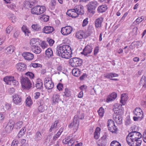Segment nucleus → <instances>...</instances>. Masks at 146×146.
<instances>
[{
    "instance_id": "obj_1",
    "label": "nucleus",
    "mask_w": 146,
    "mask_h": 146,
    "mask_svg": "<svg viewBox=\"0 0 146 146\" xmlns=\"http://www.w3.org/2000/svg\"><path fill=\"white\" fill-rule=\"evenodd\" d=\"M142 135L138 131H133L129 133L126 137V141L130 146H139L142 141Z\"/></svg>"
},
{
    "instance_id": "obj_2",
    "label": "nucleus",
    "mask_w": 146,
    "mask_h": 146,
    "mask_svg": "<svg viewBox=\"0 0 146 146\" xmlns=\"http://www.w3.org/2000/svg\"><path fill=\"white\" fill-rule=\"evenodd\" d=\"M72 50L70 46H57L56 53L57 55L65 59H69L71 57Z\"/></svg>"
},
{
    "instance_id": "obj_3",
    "label": "nucleus",
    "mask_w": 146,
    "mask_h": 146,
    "mask_svg": "<svg viewBox=\"0 0 146 146\" xmlns=\"http://www.w3.org/2000/svg\"><path fill=\"white\" fill-rule=\"evenodd\" d=\"M84 13L83 7L80 5L76 6L74 9L69 10L66 12V14L73 18L77 17L79 15H82Z\"/></svg>"
},
{
    "instance_id": "obj_4",
    "label": "nucleus",
    "mask_w": 146,
    "mask_h": 146,
    "mask_svg": "<svg viewBox=\"0 0 146 146\" xmlns=\"http://www.w3.org/2000/svg\"><path fill=\"white\" fill-rule=\"evenodd\" d=\"M84 115L83 113H81L80 115L78 117L77 115H75L74 117L73 122L71 123L69 126V128H72L74 127L77 130L78 128L79 123L78 119L82 120L84 119Z\"/></svg>"
},
{
    "instance_id": "obj_5",
    "label": "nucleus",
    "mask_w": 146,
    "mask_h": 146,
    "mask_svg": "<svg viewBox=\"0 0 146 146\" xmlns=\"http://www.w3.org/2000/svg\"><path fill=\"white\" fill-rule=\"evenodd\" d=\"M46 7L44 6H37L32 8L31 10L32 14L40 15L43 13L46 10Z\"/></svg>"
},
{
    "instance_id": "obj_6",
    "label": "nucleus",
    "mask_w": 146,
    "mask_h": 146,
    "mask_svg": "<svg viewBox=\"0 0 146 146\" xmlns=\"http://www.w3.org/2000/svg\"><path fill=\"white\" fill-rule=\"evenodd\" d=\"M20 80L22 88L29 90L32 87L31 81L28 78L26 77H22Z\"/></svg>"
},
{
    "instance_id": "obj_7",
    "label": "nucleus",
    "mask_w": 146,
    "mask_h": 146,
    "mask_svg": "<svg viewBox=\"0 0 146 146\" xmlns=\"http://www.w3.org/2000/svg\"><path fill=\"white\" fill-rule=\"evenodd\" d=\"M69 61L71 65L73 67L80 66L82 62L81 59L76 57L71 58Z\"/></svg>"
},
{
    "instance_id": "obj_8",
    "label": "nucleus",
    "mask_w": 146,
    "mask_h": 146,
    "mask_svg": "<svg viewBox=\"0 0 146 146\" xmlns=\"http://www.w3.org/2000/svg\"><path fill=\"white\" fill-rule=\"evenodd\" d=\"M44 84L46 88L47 89H51L54 86V83L52 81L51 79L48 77L45 78Z\"/></svg>"
},
{
    "instance_id": "obj_9",
    "label": "nucleus",
    "mask_w": 146,
    "mask_h": 146,
    "mask_svg": "<svg viewBox=\"0 0 146 146\" xmlns=\"http://www.w3.org/2000/svg\"><path fill=\"white\" fill-rule=\"evenodd\" d=\"M72 29H73L71 26H66L61 28V33L64 35H67L71 33Z\"/></svg>"
},
{
    "instance_id": "obj_10",
    "label": "nucleus",
    "mask_w": 146,
    "mask_h": 146,
    "mask_svg": "<svg viewBox=\"0 0 146 146\" xmlns=\"http://www.w3.org/2000/svg\"><path fill=\"white\" fill-rule=\"evenodd\" d=\"M98 5V3L96 1H94L90 2L88 6V10L90 13L94 14L95 12L96 7Z\"/></svg>"
},
{
    "instance_id": "obj_11",
    "label": "nucleus",
    "mask_w": 146,
    "mask_h": 146,
    "mask_svg": "<svg viewBox=\"0 0 146 146\" xmlns=\"http://www.w3.org/2000/svg\"><path fill=\"white\" fill-rule=\"evenodd\" d=\"M118 106L117 105L115 104L113 107V110L115 114L116 115H119L121 116L124 113V110L123 108L120 109L117 107Z\"/></svg>"
},
{
    "instance_id": "obj_12",
    "label": "nucleus",
    "mask_w": 146,
    "mask_h": 146,
    "mask_svg": "<svg viewBox=\"0 0 146 146\" xmlns=\"http://www.w3.org/2000/svg\"><path fill=\"white\" fill-rule=\"evenodd\" d=\"M74 140L73 138H70V136L66 137L62 140V143L64 144H70V146L74 145Z\"/></svg>"
},
{
    "instance_id": "obj_13",
    "label": "nucleus",
    "mask_w": 146,
    "mask_h": 146,
    "mask_svg": "<svg viewBox=\"0 0 146 146\" xmlns=\"http://www.w3.org/2000/svg\"><path fill=\"white\" fill-rule=\"evenodd\" d=\"M12 97L13 102L14 104H18L21 102V98L20 95L16 94L13 95Z\"/></svg>"
},
{
    "instance_id": "obj_14",
    "label": "nucleus",
    "mask_w": 146,
    "mask_h": 146,
    "mask_svg": "<svg viewBox=\"0 0 146 146\" xmlns=\"http://www.w3.org/2000/svg\"><path fill=\"white\" fill-rule=\"evenodd\" d=\"M22 56L25 59L28 60H32L34 58L33 54L30 52H24L22 54Z\"/></svg>"
},
{
    "instance_id": "obj_15",
    "label": "nucleus",
    "mask_w": 146,
    "mask_h": 146,
    "mask_svg": "<svg viewBox=\"0 0 146 146\" xmlns=\"http://www.w3.org/2000/svg\"><path fill=\"white\" fill-rule=\"evenodd\" d=\"M14 122L13 121H9L5 127V129L7 132H10L13 129L14 126Z\"/></svg>"
},
{
    "instance_id": "obj_16",
    "label": "nucleus",
    "mask_w": 146,
    "mask_h": 146,
    "mask_svg": "<svg viewBox=\"0 0 146 146\" xmlns=\"http://www.w3.org/2000/svg\"><path fill=\"white\" fill-rule=\"evenodd\" d=\"M16 67L19 71L23 72L26 69V66L24 63H19L16 65Z\"/></svg>"
},
{
    "instance_id": "obj_17",
    "label": "nucleus",
    "mask_w": 146,
    "mask_h": 146,
    "mask_svg": "<svg viewBox=\"0 0 146 146\" xmlns=\"http://www.w3.org/2000/svg\"><path fill=\"white\" fill-rule=\"evenodd\" d=\"M92 49L91 46H85L81 53L85 56H87L88 54H90L92 52Z\"/></svg>"
},
{
    "instance_id": "obj_18",
    "label": "nucleus",
    "mask_w": 146,
    "mask_h": 146,
    "mask_svg": "<svg viewBox=\"0 0 146 146\" xmlns=\"http://www.w3.org/2000/svg\"><path fill=\"white\" fill-rule=\"evenodd\" d=\"M54 31L52 27L50 26H46L43 29V32L46 34H49L52 33Z\"/></svg>"
},
{
    "instance_id": "obj_19",
    "label": "nucleus",
    "mask_w": 146,
    "mask_h": 146,
    "mask_svg": "<svg viewBox=\"0 0 146 146\" xmlns=\"http://www.w3.org/2000/svg\"><path fill=\"white\" fill-rule=\"evenodd\" d=\"M117 97V94L115 92H113L108 96L106 100V102H109L114 100Z\"/></svg>"
},
{
    "instance_id": "obj_20",
    "label": "nucleus",
    "mask_w": 146,
    "mask_h": 146,
    "mask_svg": "<svg viewBox=\"0 0 146 146\" xmlns=\"http://www.w3.org/2000/svg\"><path fill=\"white\" fill-rule=\"evenodd\" d=\"M118 76V74L114 73H108L104 75V76L105 77L110 78L111 80L115 81H117L118 80L116 78L111 79V78L114 77H117Z\"/></svg>"
},
{
    "instance_id": "obj_21",
    "label": "nucleus",
    "mask_w": 146,
    "mask_h": 146,
    "mask_svg": "<svg viewBox=\"0 0 146 146\" xmlns=\"http://www.w3.org/2000/svg\"><path fill=\"white\" fill-rule=\"evenodd\" d=\"M34 139L36 141H40L42 138V135L39 131H37L34 136Z\"/></svg>"
},
{
    "instance_id": "obj_22",
    "label": "nucleus",
    "mask_w": 146,
    "mask_h": 146,
    "mask_svg": "<svg viewBox=\"0 0 146 146\" xmlns=\"http://www.w3.org/2000/svg\"><path fill=\"white\" fill-rule=\"evenodd\" d=\"M113 118L117 123L120 124L122 123V118L121 115H113Z\"/></svg>"
},
{
    "instance_id": "obj_23",
    "label": "nucleus",
    "mask_w": 146,
    "mask_h": 146,
    "mask_svg": "<svg viewBox=\"0 0 146 146\" xmlns=\"http://www.w3.org/2000/svg\"><path fill=\"white\" fill-rule=\"evenodd\" d=\"M14 79V77L11 76H7L4 78L3 81L7 84L11 85V81Z\"/></svg>"
},
{
    "instance_id": "obj_24",
    "label": "nucleus",
    "mask_w": 146,
    "mask_h": 146,
    "mask_svg": "<svg viewBox=\"0 0 146 146\" xmlns=\"http://www.w3.org/2000/svg\"><path fill=\"white\" fill-rule=\"evenodd\" d=\"M133 113L136 116H140L143 117V113L140 108H137L134 111Z\"/></svg>"
},
{
    "instance_id": "obj_25",
    "label": "nucleus",
    "mask_w": 146,
    "mask_h": 146,
    "mask_svg": "<svg viewBox=\"0 0 146 146\" xmlns=\"http://www.w3.org/2000/svg\"><path fill=\"white\" fill-rule=\"evenodd\" d=\"M76 36L77 38L80 39L86 38L85 33L82 31H80L77 32L76 33Z\"/></svg>"
},
{
    "instance_id": "obj_26",
    "label": "nucleus",
    "mask_w": 146,
    "mask_h": 146,
    "mask_svg": "<svg viewBox=\"0 0 146 146\" xmlns=\"http://www.w3.org/2000/svg\"><path fill=\"white\" fill-rule=\"evenodd\" d=\"M127 100V96L125 94H123L121 95L120 102L123 105H124Z\"/></svg>"
},
{
    "instance_id": "obj_27",
    "label": "nucleus",
    "mask_w": 146,
    "mask_h": 146,
    "mask_svg": "<svg viewBox=\"0 0 146 146\" xmlns=\"http://www.w3.org/2000/svg\"><path fill=\"white\" fill-rule=\"evenodd\" d=\"M100 128L99 127H97L95 130V131L94 133V137L96 139H98L100 136Z\"/></svg>"
},
{
    "instance_id": "obj_28",
    "label": "nucleus",
    "mask_w": 146,
    "mask_h": 146,
    "mask_svg": "<svg viewBox=\"0 0 146 146\" xmlns=\"http://www.w3.org/2000/svg\"><path fill=\"white\" fill-rule=\"evenodd\" d=\"M72 73L75 76L78 77L80 74L81 71L78 68H74L72 70Z\"/></svg>"
},
{
    "instance_id": "obj_29",
    "label": "nucleus",
    "mask_w": 146,
    "mask_h": 146,
    "mask_svg": "<svg viewBox=\"0 0 146 146\" xmlns=\"http://www.w3.org/2000/svg\"><path fill=\"white\" fill-rule=\"evenodd\" d=\"M36 87L38 89H41L43 88V84L42 81L40 79H38L35 84Z\"/></svg>"
},
{
    "instance_id": "obj_30",
    "label": "nucleus",
    "mask_w": 146,
    "mask_h": 146,
    "mask_svg": "<svg viewBox=\"0 0 146 146\" xmlns=\"http://www.w3.org/2000/svg\"><path fill=\"white\" fill-rule=\"evenodd\" d=\"M47 109V106L46 105H40L38 106V111L40 113L44 112L45 110Z\"/></svg>"
},
{
    "instance_id": "obj_31",
    "label": "nucleus",
    "mask_w": 146,
    "mask_h": 146,
    "mask_svg": "<svg viewBox=\"0 0 146 146\" xmlns=\"http://www.w3.org/2000/svg\"><path fill=\"white\" fill-rule=\"evenodd\" d=\"M59 96L57 94L53 95L52 98L53 103L54 104L58 103L59 101Z\"/></svg>"
},
{
    "instance_id": "obj_32",
    "label": "nucleus",
    "mask_w": 146,
    "mask_h": 146,
    "mask_svg": "<svg viewBox=\"0 0 146 146\" xmlns=\"http://www.w3.org/2000/svg\"><path fill=\"white\" fill-rule=\"evenodd\" d=\"M39 18L42 21L47 22L48 20L49 17L44 15H43L40 16L39 17Z\"/></svg>"
},
{
    "instance_id": "obj_33",
    "label": "nucleus",
    "mask_w": 146,
    "mask_h": 146,
    "mask_svg": "<svg viewBox=\"0 0 146 146\" xmlns=\"http://www.w3.org/2000/svg\"><path fill=\"white\" fill-rule=\"evenodd\" d=\"M45 54L48 58L50 57L53 55L52 51L50 48H48L46 50Z\"/></svg>"
},
{
    "instance_id": "obj_34",
    "label": "nucleus",
    "mask_w": 146,
    "mask_h": 146,
    "mask_svg": "<svg viewBox=\"0 0 146 146\" xmlns=\"http://www.w3.org/2000/svg\"><path fill=\"white\" fill-rule=\"evenodd\" d=\"M12 46H8L5 50V52L7 54H11L14 51Z\"/></svg>"
},
{
    "instance_id": "obj_35",
    "label": "nucleus",
    "mask_w": 146,
    "mask_h": 146,
    "mask_svg": "<svg viewBox=\"0 0 146 146\" xmlns=\"http://www.w3.org/2000/svg\"><path fill=\"white\" fill-rule=\"evenodd\" d=\"M140 84H142L143 87L146 88V82H145V76H143L142 77L140 82Z\"/></svg>"
},
{
    "instance_id": "obj_36",
    "label": "nucleus",
    "mask_w": 146,
    "mask_h": 146,
    "mask_svg": "<svg viewBox=\"0 0 146 146\" xmlns=\"http://www.w3.org/2000/svg\"><path fill=\"white\" fill-rule=\"evenodd\" d=\"M33 46L34 47L33 48V50L34 53L36 54H38L41 52V49L38 46Z\"/></svg>"
},
{
    "instance_id": "obj_37",
    "label": "nucleus",
    "mask_w": 146,
    "mask_h": 146,
    "mask_svg": "<svg viewBox=\"0 0 146 146\" xmlns=\"http://www.w3.org/2000/svg\"><path fill=\"white\" fill-rule=\"evenodd\" d=\"M59 122V120H56L52 124L51 126V127L49 129V131L50 132L52 131L53 129L54 128H56L57 124Z\"/></svg>"
},
{
    "instance_id": "obj_38",
    "label": "nucleus",
    "mask_w": 146,
    "mask_h": 146,
    "mask_svg": "<svg viewBox=\"0 0 146 146\" xmlns=\"http://www.w3.org/2000/svg\"><path fill=\"white\" fill-rule=\"evenodd\" d=\"M26 129L25 127H23L19 131L18 134V136L19 138L21 137L25 133L26 131Z\"/></svg>"
},
{
    "instance_id": "obj_39",
    "label": "nucleus",
    "mask_w": 146,
    "mask_h": 146,
    "mask_svg": "<svg viewBox=\"0 0 146 146\" xmlns=\"http://www.w3.org/2000/svg\"><path fill=\"white\" fill-rule=\"evenodd\" d=\"M22 31L25 33V35L29 36L28 34L30 33V32L26 28V27L23 25L21 28Z\"/></svg>"
},
{
    "instance_id": "obj_40",
    "label": "nucleus",
    "mask_w": 146,
    "mask_h": 146,
    "mask_svg": "<svg viewBox=\"0 0 146 146\" xmlns=\"http://www.w3.org/2000/svg\"><path fill=\"white\" fill-rule=\"evenodd\" d=\"M31 27L34 30L36 31H39L41 29V27L38 25H33L31 26Z\"/></svg>"
},
{
    "instance_id": "obj_41",
    "label": "nucleus",
    "mask_w": 146,
    "mask_h": 146,
    "mask_svg": "<svg viewBox=\"0 0 146 146\" xmlns=\"http://www.w3.org/2000/svg\"><path fill=\"white\" fill-rule=\"evenodd\" d=\"M32 103H33L31 101L30 97L29 96L28 97L26 101V104L27 105L28 107H30L31 106Z\"/></svg>"
},
{
    "instance_id": "obj_42",
    "label": "nucleus",
    "mask_w": 146,
    "mask_h": 146,
    "mask_svg": "<svg viewBox=\"0 0 146 146\" xmlns=\"http://www.w3.org/2000/svg\"><path fill=\"white\" fill-rule=\"evenodd\" d=\"M56 5V0H51L49 4V5L52 9H54L55 8Z\"/></svg>"
},
{
    "instance_id": "obj_43",
    "label": "nucleus",
    "mask_w": 146,
    "mask_h": 146,
    "mask_svg": "<svg viewBox=\"0 0 146 146\" xmlns=\"http://www.w3.org/2000/svg\"><path fill=\"white\" fill-rule=\"evenodd\" d=\"M115 123L114 121L112 119H109L108 122L107 126L108 128L110 127H112L115 126Z\"/></svg>"
},
{
    "instance_id": "obj_44",
    "label": "nucleus",
    "mask_w": 146,
    "mask_h": 146,
    "mask_svg": "<svg viewBox=\"0 0 146 146\" xmlns=\"http://www.w3.org/2000/svg\"><path fill=\"white\" fill-rule=\"evenodd\" d=\"M64 94L63 96H65L66 97H69L70 96V91L68 89L65 88Z\"/></svg>"
},
{
    "instance_id": "obj_45",
    "label": "nucleus",
    "mask_w": 146,
    "mask_h": 146,
    "mask_svg": "<svg viewBox=\"0 0 146 146\" xmlns=\"http://www.w3.org/2000/svg\"><path fill=\"white\" fill-rule=\"evenodd\" d=\"M95 25L96 28L100 27V19L99 18L96 19L95 21Z\"/></svg>"
},
{
    "instance_id": "obj_46",
    "label": "nucleus",
    "mask_w": 146,
    "mask_h": 146,
    "mask_svg": "<svg viewBox=\"0 0 146 146\" xmlns=\"http://www.w3.org/2000/svg\"><path fill=\"white\" fill-rule=\"evenodd\" d=\"M36 44V45H35L34 46H37L38 44H39V42L37 41V39L35 38H33L31 39L30 41V44L31 45H33L35 44Z\"/></svg>"
},
{
    "instance_id": "obj_47",
    "label": "nucleus",
    "mask_w": 146,
    "mask_h": 146,
    "mask_svg": "<svg viewBox=\"0 0 146 146\" xmlns=\"http://www.w3.org/2000/svg\"><path fill=\"white\" fill-rule=\"evenodd\" d=\"M108 130L113 133H116L117 131V129L116 128V127L114 126L109 127Z\"/></svg>"
},
{
    "instance_id": "obj_48",
    "label": "nucleus",
    "mask_w": 146,
    "mask_h": 146,
    "mask_svg": "<svg viewBox=\"0 0 146 146\" xmlns=\"http://www.w3.org/2000/svg\"><path fill=\"white\" fill-rule=\"evenodd\" d=\"M110 146H121V145L116 141H112L110 144Z\"/></svg>"
},
{
    "instance_id": "obj_49",
    "label": "nucleus",
    "mask_w": 146,
    "mask_h": 146,
    "mask_svg": "<svg viewBox=\"0 0 146 146\" xmlns=\"http://www.w3.org/2000/svg\"><path fill=\"white\" fill-rule=\"evenodd\" d=\"M107 9L108 7L106 5H101V13L105 12Z\"/></svg>"
},
{
    "instance_id": "obj_50",
    "label": "nucleus",
    "mask_w": 146,
    "mask_h": 146,
    "mask_svg": "<svg viewBox=\"0 0 146 146\" xmlns=\"http://www.w3.org/2000/svg\"><path fill=\"white\" fill-rule=\"evenodd\" d=\"M25 75L29 76L31 78L33 79L34 77V74L32 72H27L25 73Z\"/></svg>"
},
{
    "instance_id": "obj_51",
    "label": "nucleus",
    "mask_w": 146,
    "mask_h": 146,
    "mask_svg": "<svg viewBox=\"0 0 146 146\" xmlns=\"http://www.w3.org/2000/svg\"><path fill=\"white\" fill-rule=\"evenodd\" d=\"M30 66H32L34 68H37L38 67H41L42 66V65L40 64L35 63L31 64L30 65Z\"/></svg>"
},
{
    "instance_id": "obj_52",
    "label": "nucleus",
    "mask_w": 146,
    "mask_h": 146,
    "mask_svg": "<svg viewBox=\"0 0 146 146\" xmlns=\"http://www.w3.org/2000/svg\"><path fill=\"white\" fill-rule=\"evenodd\" d=\"M20 76L19 75V74L17 73H15L13 74V77H14V79L15 78L18 80L19 79L20 80V79L22 78L21 76V78H20Z\"/></svg>"
},
{
    "instance_id": "obj_53",
    "label": "nucleus",
    "mask_w": 146,
    "mask_h": 146,
    "mask_svg": "<svg viewBox=\"0 0 146 146\" xmlns=\"http://www.w3.org/2000/svg\"><path fill=\"white\" fill-rule=\"evenodd\" d=\"M13 29V27L10 25L6 29V33L7 34H9Z\"/></svg>"
},
{
    "instance_id": "obj_54",
    "label": "nucleus",
    "mask_w": 146,
    "mask_h": 146,
    "mask_svg": "<svg viewBox=\"0 0 146 146\" xmlns=\"http://www.w3.org/2000/svg\"><path fill=\"white\" fill-rule=\"evenodd\" d=\"M23 122L22 121H19L17 122L15 124V125L17 126V127L20 128L21 127L23 124Z\"/></svg>"
},
{
    "instance_id": "obj_55",
    "label": "nucleus",
    "mask_w": 146,
    "mask_h": 146,
    "mask_svg": "<svg viewBox=\"0 0 146 146\" xmlns=\"http://www.w3.org/2000/svg\"><path fill=\"white\" fill-rule=\"evenodd\" d=\"M143 117L140 116H138L136 117H133V119L134 121H138L139 120H141L143 118Z\"/></svg>"
},
{
    "instance_id": "obj_56",
    "label": "nucleus",
    "mask_w": 146,
    "mask_h": 146,
    "mask_svg": "<svg viewBox=\"0 0 146 146\" xmlns=\"http://www.w3.org/2000/svg\"><path fill=\"white\" fill-rule=\"evenodd\" d=\"M11 85H17L19 84L18 82L16 80L13 79L11 81Z\"/></svg>"
},
{
    "instance_id": "obj_57",
    "label": "nucleus",
    "mask_w": 146,
    "mask_h": 146,
    "mask_svg": "<svg viewBox=\"0 0 146 146\" xmlns=\"http://www.w3.org/2000/svg\"><path fill=\"white\" fill-rule=\"evenodd\" d=\"M64 44L62 46H69L70 45V41L69 39H66L65 40L64 42Z\"/></svg>"
},
{
    "instance_id": "obj_58",
    "label": "nucleus",
    "mask_w": 146,
    "mask_h": 146,
    "mask_svg": "<svg viewBox=\"0 0 146 146\" xmlns=\"http://www.w3.org/2000/svg\"><path fill=\"white\" fill-rule=\"evenodd\" d=\"M47 41L48 42V43L50 46H52L54 42V40L51 39H48L47 40Z\"/></svg>"
},
{
    "instance_id": "obj_59",
    "label": "nucleus",
    "mask_w": 146,
    "mask_h": 146,
    "mask_svg": "<svg viewBox=\"0 0 146 146\" xmlns=\"http://www.w3.org/2000/svg\"><path fill=\"white\" fill-rule=\"evenodd\" d=\"M63 88V85L61 83H59L57 86V88L59 91H61L62 90Z\"/></svg>"
},
{
    "instance_id": "obj_60",
    "label": "nucleus",
    "mask_w": 146,
    "mask_h": 146,
    "mask_svg": "<svg viewBox=\"0 0 146 146\" xmlns=\"http://www.w3.org/2000/svg\"><path fill=\"white\" fill-rule=\"evenodd\" d=\"M88 18H86L84 19L83 22L82 26L83 27H85L87 25L88 23Z\"/></svg>"
},
{
    "instance_id": "obj_61",
    "label": "nucleus",
    "mask_w": 146,
    "mask_h": 146,
    "mask_svg": "<svg viewBox=\"0 0 146 146\" xmlns=\"http://www.w3.org/2000/svg\"><path fill=\"white\" fill-rule=\"evenodd\" d=\"M60 135V134L57 133L53 136L52 139L54 141L56 140Z\"/></svg>"
},
{
    "instance_id": "obj_62",
    "label": "nucleus",
    "mask_w": 146,
    "mask_h": 146,
    "mask_svg": "<svg viewBox=\"0 0 146 146\" xmlns=\"http://www.w3.org/2000/svg\"><path fill=\"white\" fill-rule=\"evenodd\" d=\"M44 104L43 99L39 100L37 102V104L39 106L44 105Z\"/></svg>"
},
{
    "instance_id": "obj_63",
    "label": "nucleus",
    "mask_w": 146,
    "mask_h": 146,
    "mask_svg": "<svg viewBox=\"0 0 146 146\" xmlns=\"http://www.w3.org/2000/svg\"><path fill=\"white\" fill-rule=\"evenodd\" d=\"M20 34V32L18 31H17L14 34V37L15 38H17Z\"/></svg>"
},
{
    "instance_id": "obj_64",
    "label": "nucleus",
    "mask_w": 146,
    "mask_h": 146,
    "mask_svg": "<svg viewBox=\"0 0 146 146\" xmlns=\"http://www.w3.org/2000/svg\"><path fill=\"white\" fill-rule=\"evenodd\" d=\"M143 139L144 141L146 143V130L144 132L143 135Z\"/></svg>"
}]
</instances>
